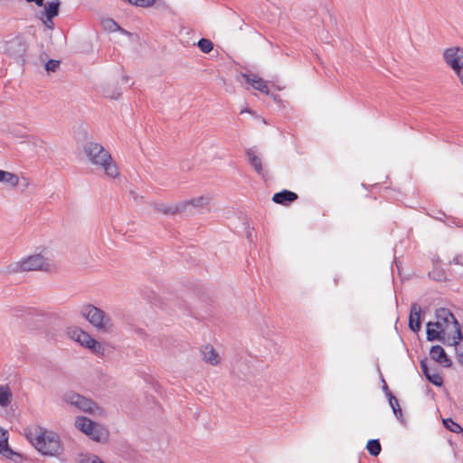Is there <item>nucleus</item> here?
Returning <instances> with one entry per match:
<instances>
[{
    "label": "nucleus",
    "mask_w": 463,
    "mask_h": 463,
    "mask_svg": "<svg viewBox=\"0 0 463 463\" xmlns=\"http://www.w3.org/2000/svg\"><path fill=\"white\" fill-rule=\"evenodd\" d=\"M83 150L90 162L93 165L102 168L106 175L110 178L118 176L119 172L116 163L110 153L101 144L87 142L83 146Z\"/></svg>",
    "instance_id": "f257e3e1"
},
{
    "label": "nucleus",
    "mask_w": 463,
    "mask_h": 463,
    "mask_svg": "<svg viewBox=\"0 0 463 463\" xmlns=\"http://www.w3.org/2000/svg\"><path fill=\"white\" fill-rule=\"evenodd\" d=\"M437 279L441 280L442 279L439 277V275H437Z\"/></svg>",
    "instance_id": "49530a36"
},
{
    "label": "nucleus",
    "mask_w": 463,
    "mask_h": 463,
    "mask_svg": "<svg viewBox=\"0 0 463 463\" xmlns=\"http://www.w3.org/2000/svg\"><path fill=\"white\" fill-rule=\"evenodd\" d=\"M456 353H457V358L458 362L459 363V356L461 354H463V343L460 345H457L455 347Z\"/></svg>",
    "instance_id": "58836bf2"
},
{
    "label": "nucleus",
    "mask_w": 463,
    "mask_h": 463,
    "mask_svg": "<svg viewBox=\"0 0 463 463\" xmlns=\"http://www.w3.org/2000/svg\"><path fill=\"white\" fill-rule=\"evenodd\" d=\"M3 52L18 63L24 62L27 43L22 36L6 41L1 46Z\"/></svg>",
    "instance_id": "423d86ee"
},
{
    "label": "nucleus",
    "mask_w": 463,
    "mask_h": 463,
    "mask_svg": "<svg viewBox=\"0 0 463 463\" xmlns=\"http://www.w3.org/2000/svg\"><path fill=\"white\" fill-rule=\"evenodd\" d=\"M427 380L436 386H440L443 383V378L437 373H431Z\"/></svg>",
    "instance_id": "473e14b6"
},
{
    "label": "nucleus",
    "mask_w": 463,
    "mask_h": 463,
    "mask_svg": "<svg viewBox=\"0 0 463 463\" xmlns=\"http://www.w3.org/2000/svg\"><path fill=\"white\" fill-rule=\"evenodd\" d=\"M441 334H445L444 325L441 322H429L427 324L426 338L428 341H441Z\"/></svg>",
    "instance_id": "9b49d317"
},
{
    "label": "nucleus",
    "mask_w": 463,
    "mask_h": 463,
    "mask_svg": "<svg viewBox=\"0 0 463 463\" xmlns=\"http://www.w3.org/2000/svg\"><path fill=\"white\" fill-rule=\"evenodd\" d=\"M445 61L458 74V71L463 69V49L459 47H452L444 52Z\"/></svg>",
    "instance_id": "6e6552de"
},
{
    "label": "nucleus",
    "mask_w": 463,
    "mask_h": 463,
    "mask_svg": "<svg viewBox=\"0 0 463 463\" xmlns=\"http://www.w3.org/2000/svg\"><path fill=\"white\" fill-rule=\"evenodd\" d=\"M243 112H244V110H241V113H243ZM245 112H249V113H250V109H245Z\"/></svg>",
    "instance_id": "a18cd8bd"
},
{
    "label": "nucleus",
    "mask_w": 463,
    "mask_h": 463,
    "mask_svg": "<svg viewBox=\"0 0 463 463\" xmlns=\"http://www.w3.org/2000/svg\"><path fill=\"white\" fill-rule=\"evenodd\" d=\"M84 463H105L99 457L92 455L89 457Z\"/></svg>",
    "instance_id": "e433bc0d"
},
{
    "label": "nucleus",
    "mask_w": 463,
    "mask_h": 463,
    "mask_svg": "<svg viewBox=\"0 0 463 463\" xmlns=\"http://www.w3.org/2000/svg\"><path fill=\"white\" fill-rule=\"evenodd\" d=\"M420 368H421V371L423 373V374L425 375L426 378H428L430 376V374L431 373L428 364H427V362L425 360H422L420 361Z\"/></svg>",
    "instance_id": "f704fd0d"
},
{
    "label": "nucleus",
    "mask_w": 463,
    "mask_h": 463,
    "mask_svg": "<svg viewBox=\"0 0 463 463\" xmlns=\"http://www.w3.org/2000/svg\"><path fill=\"white\" fill-rule=\"evenodd\" d=\"M88 436L95 441L101 442L107 439L108 431L99 424L96 423L95 428L91 430V434H88Z\"/></svg>",
    "instance_id": "5701e85b"
},
{
    "label": "nucleus",
    "mask_w": 463,
    "mask_h": 463,
    "mask_svg": "<svg viewBox=\"0 0 463 463\" xmlns=\"http://www.w3.org/2000/svg\"><path fill=\"white\" fill-rule=\"evenodd\" d=\"M459 364L463 365V354L459 356Z\"/></svg>",
    "instance_id": "37998d69"
},
{
    "label": "nucleus",
    "mask_w": 463,
    "mask_h": 463,
    "mask_svg": "<svg viewBox=\"0 0 463 463\" xmlns=\"http://www.w3.org/2000/svg\"><path fill=\"white\" fill-rule=\"evenodd\" d=\"M89 349H90L94 354L98 355H103L105 352L104 346L97 340L91 341L90 345H88Z\"/></svg>",
    "instance_id": "7c9ffc66"
},
{
    "label": "nucleus",
    "mask_w": 463,
    "mask_h": 463,
    "mask_svg": "<svg viewBox=\"0 0 463 463\" xmlns=\"http://www.w3.org/2000/svg\"><path fill=\"white\" fill-rule=\"evenodd\" d=\"M0 183H5L12 187H16L19 184V177L14 173L0 170Z\"/></svg>",
    "instance_id": "412c9836"
},
{
    "label": "nucleus",
    "mask_w": 463,
    "mask_h": 463,
    "mask_svg": "<svg viewBox=\"0 0 463 463\" xmlns=\"http://www.w3.org/2000/svg\"><path fill=\"white\" fill-rule=\"evenodd\" d=\"M420 311L421 309L417 303H413L411 306L409 316V328L414 333H418L421 327Z\"/></svg>",
    "instance_id": "ddd939ff"
},
{
    "label": "nucleus",
    "mask_w": 463,
    "mask_h": 463,
    "mask_svg": "<svg viewBox=\"0 0 463 463\" xmlns=\"http://www.w3.org/2000/svg\"><path fill=\"white\" fill-rule=\"evenodd\" d=\"M246 155L250 165L259 175H263L264 170L262 166V161L261 158L256 154V151L253 148H249L246 150Z\"/></svg>",
    "instance_id": "dca6fc26"
},
{
    "label": "nucleus",
    "mask_w": 463,
    "mask_h": 463,
    "mask_svg": "<svg viewBox=\"0 0 463 463\" xmlns=\"http://www.w3.org/2000/svg\"><path fill=\"white\" fill-rule=\"evenodd\" d=\"M102 26L109 32H117L121 30L120 26L111 18H106L102 21Z\"/></svg>",
    "instance_id": "cd10ccee"
},
{
    "label": "nucleus",
    "mask_w": 463,
    "mask_h": 463,
    "mask_svg": "<svg viewBox=\"0 0 463 463\" xmlns=\"http://www.w3.org/2000/svg\"><path fill=\"white\" fill-rule=\"evenodd\" d=\"M454 326H455L456 335H454L452 337V342H451L450 345L456 347L457 345L462 344V341H463V331H461L460 326H459L458 323V325H454Z\"/></svg>",
    "instance_id": "c756f323"
},
{
    "label": "nucleus",
    "mask_w": 463,
    "mask_h": 463,
    "mask_svg": "<svg viewBox=\"0 0 463 463\" xmlns=\"http://www.w3.org/2000/svg\"><path fill=\"white\" fill-rule=\"evenodd\" d=\"M62 400L68 405L86 413L93 414L96 411H100L93 400L73 391L66 392L62 396Z\"/></svg>",
    "instance_id": "20e7f679"
},
{
    "label": "nucleus",
    "mask_w": 463,
    "mask_h": 463,
    "mask_svg": "<svg viewBox=\"0 0 463 463\" xmlns=\"http://www.w3.org/2000/svg\"><path fill=\"white\" fill-rule=\"evenodd\" d=\"M76 331H82L81 329L80 328H69L68 330V334L75 341L78 342V339L80 337V335L76 332Z\"/></svg>",
    "instance_id": "c9c22d12"
},
{
    "label": "nucleus",
    "mask_w": 463,
    "mask_h": 463,
    "mask_svg": "<svg viewBox=\"0 0 463 463\" xmlns=\"http://www.w3.org/2000/svg\"><path fill=\"white\" fill-rule=\"evenodd\" d=\"M13 394L9 386L7 384H0V406L4 408L9 406Z\"/></svg>",
    "instance_id": "4be33fe9"
},
{
    "label": "nucleus",
    "mask_w": 463,
    "mask_h": 463,
    "mask_svg": "<svg viewBox=\"0 0 463 463\" xmlns=\"http://www.w3.org/2000/svg\"><path fill=\"white\" fill-rule=\"evenodd\" d=\"M95 424L96 422L84 416H78L75 420V426L86 435L91 434Z\"/></svg>",
    "instance_id": "f3484780"
},
{
    "label": "nucleus",
    "mask_w": 463,
    "mask_h": 463,
    "mask_svg": "<svg viewBox=\"0 0 463 463\" xmlns=\"http://www.w3.org/2000/svg\"><path fill=\"white\" fill-rule=\"evenodd\" d=\"M382 382H383V391L385 392L386 396L387 397H390L392 395V392L389 390V387L387 386L384 379L383 378L382 379Z\"/></svg>",
    "instance_id": "4c0bfd02"
},
{
    "label": "nucleus",
    "mask_w": 463,
    "mask_h": 463,
    "mask_svg": "<svg viewBox=\"0 0 463 463\" xmlns=\"http://www.w3.org/2000/svg\"><path fill=\"white\" fill-rule=\"evenodd\" d=\"M60 0H52L44 5V9L38 13L37 17L43 22L46 28L52 30L54 27L53 18L58 16Z\"/></svg>",
    "instance_id": "0eeeda50"
},
{
    "label": "nucleus",
    "mask_w": 463,
    "mask_h": 463,
    "mask_svg": "<svg viewBox=\"0 0 463 463\" xmlns=\"http://www.w3.org/2000/svg\"><path fill=\"white\" fill-rule=\"evenodd\" d=\"M60 66V61L49 60L45 64V70L47 71L54 72Z\"/></svg>",
    "instance_id": "72a5a7b5"
},
{
    "label": "nucleus",
    "mask_w": 463,
    "mask_h": 463,
    "mask_svg": "<svg viewBox=\"0 0 463 463\" xmlns=\"http://www.w3.org/2000/svg\"><path fill=\"white\" fill-rule=\"evenodd\" d=\"M436 322H441L444 325V330L446 331L448 326L449 324L458 325V320L455 318L454 315L448 308H439L436 310Z\"/></svg>",
    "instance_id": "2eb2a0df"
},
{
    "label": "nucleus",
    "mask_w": 463,
    "mask_h": 463,
    "mask_svg": "<svg viewBox=\"0 0 463 463\" xmlns=\"http://www.w3.org/2000/svg\"><path fill=\"white\" fill-rule=\"evenodd\" d=\"M203 359L211 364L212 365H216L220 362V357L218 354L215 352L214 348L211 345H205L202 350Z\"/></svg>",
    "instance_id": "aec40b11"
},
{
    "label": "nucleus",
    "mask_w": 463,
    "mask_h": 463,
    "mask_svg": "<svg viewBox=\"0 0 463 463\" xmlns=\"http://www.w3.org/2000/svg\"><path fill=\"white\" fill-rule=\"evenodd\" d=\"M460 260H461V257H460V256H456V257L452 260L451 263H454V264H460V263H461V262H460Z\"/></svg>",
    "instance_id": "a19ab883"
},
{
    "label": "nucleus",
    "mask_w": 463,
    "mask_h": 463,
    "mask_svg": "<svg viewBox=\"0 0 463 463\" xmlns=\"http://www.w3.org/2000/svg\"><path fill=\"white\" fill-rule=\"evenodd\" d=\"M46 265L45 259L41 254H34L11 263L7 267V272L18 273L24 271L40 270Z\"/></svg>",
    "instance_id": "39448f33"
},
{
    "label": "nucleus",
    "mask_w": 463,
    "mask_h": 463,
    "mask_svg": "<svg viewBox=\"0 0 463 463\" xmlns=\"http://www.w3.org/2000/svg\"><path fill=\"white\" fill-rule=\"evenodd\" d=\"M388 398H389L390 406L392 407L394 415L397 418L402 417V409L400 408V405H399V402H398L397 399L393 395H392V396H390Z\"/></svg>",
    "instance_id": "c85d7f7f"
},
{
    "label": "nucleus",
    "mask_w": 463,
    "mask_h": 463,
    "mask_svg": "<svg viewBox=\"0 0 463 463\" xmlns=\"http://www.w3.org/2000/svg\"><path fill=\"white\" fill-rule=\"evenodd\" d=\"M28 3H34L37 6H43L44 0H26Z\"/></svg>",
    "instance_id": "ea45409f"
},
{
    "label": "nucleus",
    "mask_w": 463,
    "mask_h": 463,
    "mask_svg": "<svg viewBox=\"0 0 463 463\" xmlns=\"http://www.w3.org/2000/svg\"><path fill=\"white\" fill-rule=\"evenodd\" d=\"M210 202L209 197L199 196L197 198L188 200L180 203L182 213H184L188 207L201 208L207 205Z\"/></svg>",
    "instance_id": "a211bd4d"
},
{
    "label": "nucleus",
    "mask_w": 463,
    "mask_h": 463,
    "mask_svg": "<svg viewBox=\"0 0 463 463\" xmlns=\"http://www.w3.org/2000/svg\"><path fill=\"white\" fill-rule=\"evenodd\" d=\"M26 438L43 455L54 456L61 451L59 436L54 432H48L39 429L36 431L27 432Z\"/></svg>",
    "instance_id": "f03ea898"
},
{
    "label": "nucleus",
    "mask_w": 463,
    "mask_h": 463,
    "mask_svg": "<svg viewBox=\"0 0 463 463\" xmlns=\"http://www.w3.org/2000/svg\"><path fill=\"white\" fill-rule=\"evenodd\" d=\"M197 46L203 53H209L213 49V43L209 39L202 38L198 41Z\"/></svg>",
    "instance_id": "bb28decb"
},
{
    "label": "nucleus",
    "mask_w": 463,
    "mask_h": 463,
    "mask_svg": "<svg viewBox=\"0 0 463 463\" xmlns=\"http://www.w3.org/2000/svg\"><path fill=\"white\" fill-rule=\"evenodd\" d=\"M80 336L79 339H78V342L83 345V346H86L88 347V345H90L91 341H93L94 339L90 336V335H89L88 333L84 332V331H76Z\"/></svg>",
    "instance_id": "2f4dec72"
},
{
    "label": "nucleus",
    "mask_w": 463,
    "mask_h": 463,
    "mask_svg": "<svg viewBox=\"0 0 463 463\" xmlns=\"http://www.w3.org/2000/svg\"><path fill=\"white\" fill-rule=\"evenodd\" d=\"M153 208L164 214H175L182 213L180 203L175 205H166L164 203L155 202L152 203Z\"/></svg>",
    "instance_id": "6ab92c4d"
},
{
    "label": "nucleus",
    "mask_w": 463,
    "mask_h": 463,
    "mask_svg": "<svg viewBox=\"0 0 463 463\" xmlns=\"http://www.w3.org/2000/svg\"><path fill=\"white\" fill-rule=\"evenodd\" d=\"M247 237H248V239H249V240H251V239H250V238H251V233H250V232H248Z\"/></svg>",
    "instance_id": "c03bdc74"
},
{
    "label": "nucleus",
    "mask_w": 463,
    "mask_h": 463,
    "mask_svg": "<svg viewBox=\"0 0 463 463\" xmlns=\"http://www.w3.org/2000/svg\"><path fill=\"white\" fill-rule=\"evenodd\" d=\"M241 77L245 80V81L250 84L253 89L259 90L260 92L269 95V90L267 85V82L260 77L253 73H242Z\"/></svg>",
    "instance_id": "9d476101"
},
{
    "label": "nucleus",
    "mask_w": 463,
    "mask_h": 463,
    "mask_svg": "<svg viewBox=\"0 0 463 463\" xmlns=\"http://www.w3.org/2000/svg\"><path fill=\"white\" fill-rule=\"evenodd\" d=\"M80 315L87 319L99 332L108 333L112 329V322L109 315L102 309L91 305H84Z\"/></svg>",
    "instance_id": "7ed1b4c3"
},
{
    "label": "nucleus",
    "mask_w": 463,
    "mask_h": 463,
    "mask_svg": "<svg viewBox=\"0 0 463 463\" xmlns=\"http://www.w3.org/2000/svg\"><path fill=\"white\" fill-rule=\"evenodd\" d=\"M430 355L431 359L443 365L444 367H450L452 364L451 360L448 357L445 350L440 345H433L430 348Z\"/></svg>",
    "instance_id": "f8f14e48"
},
{
    "label": "nucleus",
    "mask_w": 463,
    "mask_h": 463,
    "mask_svg": "<svg viewBox=\"0 0 463 463\" xmlns=\"http://www.w3.org/2000/svg\"><path fill=\"white\" fill-rule=\"evenodd\" d=\"M437 279L441 280L442 279L439 277V275H437Z\"/></svg>",
    "instance_id": "de8ad7c7"
},
{
    "label": "nucleus",
    "mask_w": 463,
    "mask_h": 463,
    "mask_svg": "<svg viewBox=\"0 0 463 463\" xmlns=\"http://www.w3.org/2000/svg\"><path fill=\"white\" fill-rule=\"evenodd\" d=\"M442 421H443L444 427L447 430H450L451 432H454V433L463 432V428L458 423L454 421L452 419H450V418L443 419Z\"/></svg>",
    "instance_id": "393cba45"
},
{
    "label": "nucleus",
    "mask_w": 463,
    "mask_h": 463,
    "mask_svg": "<svg viewBox=\"0 0 463 463\" xmlns=\"http://www.w3.org/2000/svg\"><path fill=\"white\" fill-rule=\"evenodd\" d=\"M130 194L132 195V197H133V199H134V200H136V201L137 200L138 195H137L135 192L130 191Z\"/></svg>",
    "instance_id": "79ce46f5"
},
{
    "label": "nucleus",
    "mask_w": 463,
    "mask_h": 463,
    "mask_svg": "<svg viewBox=\"0 0 463 463\" xmlns=\"http://www.w3.org/2000/svg\"><path fill=\"white\" fill-rule=\"evenodd\" d=\"M0 454L14 461V463H19L22 461V455L14 451L8 445V433L6 430H4L0 428Z\"/></svg>",
    "instance_id": "1a4fd4ad"
},
{
    "label": "nucleus",
    "mask_w": 463,
    "mask_h": 463,
    "mask_svg": "<svg viewBox=\"0 0 463 463\" xmlns=\"http://www.w3.org/2000/svg\"><path fill=\"white\" fill-rule=\"evenodd\" d=\"M124 2L128 3L131 5L148 8L155 5L156 0H123Z\"/></svg>",
    "instance_id": "a878e982"
},
{
    "label": "nucleus",
    "mask_w": 463,
    "mask_h": 463,
    "mask_svg": "<svg viewBox=\"0 0 463 463\" xmlns=\"http://www.w3.org/2000/svg\"><path fill=\"white\" fill-rule=\"evenodd\" d=\"M298 194L289 190H282L281 192L274 194L272 201L278 204L288 205L290 203L298 199Z\"/></svg>",
    "instance_id": "4468645a"
},
{
    "label": "nucleus",
    "mask_w": 463,
    "mask_h": 463,
    "mask_svg": "<svg viewBox=\"0 0 463 463\" xmlns=\"http://www.w3.org/2000/svg\"><path fill=\"white\" fill-rule=\"evenodd\" d=\"M366 449L370 455L373 457H377L382 450L381 443L379 439H370L367 442Z\"/></svg>",
    "instance_id": "b1692460"
}]
</instances>
